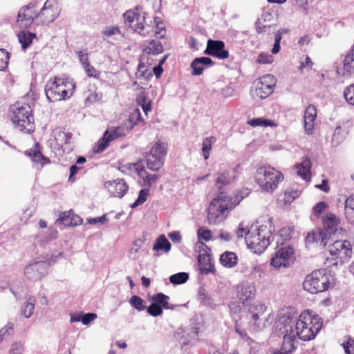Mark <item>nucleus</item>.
Here are the masks:
<instances>
[{
  "mask_svg": "<svg viewBox=\"0 0 354 354\" xmlns=\"http://www.w3.org/2000/svg\"><path fill=\"white\" fill-rule=\"evenodd\" d=\"M294 322L295 333L299 339L308 341L313 339L322 326L321 318L313 311L303 312L297 322Z\"/></svg>",
  "mask_w": 354,
  "mask_h": 354,
  "instance_id": "1",
  "label": "nucleus"
},
{
  "mask_svg": "<svg viewBox=\"0 0 354 354\" xmlns=\"http://www.w3.org/2000/svg\"><path fill=\"white\" fill-rule=\"evenodd\" d=\"M271 228L272 226L269 221L259 227L252 225L245 234V242L248 247L254 253L263 252L270 244V239H274Z\"/></svg>",
  "mask_w": 354,
  "mask_h": 354,
  "instance_id": "2",
  "label": "nucleus"
},
{
  "mask_svg": "<svg viewBox=\"0 0 354 354\" xmlns=\"http://www.w3.org/2000/svg\"><path fill=\"white\" fill-rule=\"evenodd\" d=\"M75 83L68 77H54L45 86V93L50 102H57L69 99L75 90Z\"/></svg>",
  "mask_w": 354,
  "mask_h": 354,
  "instance_id": "3",
  "label": "nucleus"
},
{
  "mask_svg": "<svg viewBox=\"0 0 354 354\" xmlns=\"http://www.w3.org/2000/svg\"><path fill=\"white\" fill-rule=\"evenodd\" d=\"M240 201H232L230 196L221 192L214 198L208 207L207 220L209 224L216 225L223 222L229 212L234 209Z\"/></svg>",
  "mask_w": 354,
  "mask_h": 354,
  "instance_id": "4",
  "label": "nucleus"
},
{
  "mask_svg": "<svg viewBox=\"0 0 354 354\" xmlns=\"http://www.w3.org/2000/svg\"><path fill=\"white\" fill-rule=\"evenodd\" d=\"M276 330L283 335V339L279 354H290L297 344L294 330V322L290 315L280 314L276 322ZM274 354H277L274 353Z\"/></svg>",
  "mask_w": 354,
  "mask_h": 354,
  "instance_id": "5",
  "label": "nucleus"
},
{
  "mask_svg": "<svg viewBox=\"0 0 354 354\" xmlns=\"http://www.w3.org/2000/svg\"><path fill=\"white\" fill-rule=\"evenodd\" d=\"M11 120L15 127L25 133L32 132L35 129L34 118L31 108L27 104L16 103L10 107Z\"/></svg>",
  "mask_w": 354,
  "mask_h": 354,
  "instance_id": "6",
  "label": "nucleus"
},
{
  "mask_svg": "<svg viewBox=\"0 0 354 354\" xmlns=\"http://www.w3.org/2000/svg\"><path fill=\"white\" fill-rule=\"evenodd\" d=\"M283 180L281 172L270 166H261L255 173V181L265 192H272Z\"/></svg>",
  "mask_w": 354,
  "mask_h": 354,
  "instance_id": "7",
  "label": "nucleus"
},
{
  "mask_svg": "<svg viewBox=\"0 0 354 354\" xmlns=\"http://www.w3.org/2000/svg\"><path fill=\"white\" fill-rule=\"evenodd\" d=\"M123 18L126 25L143 37H147L153 32V28L150 25L144 24L145 13L140 12L137 8L126 11L123 14Z\"/></svg>",
  "mask_w": 354,
  "mask_h": 354,
  "instance_id": "8",
  "label": "nucleus"
},
{
  "mask_svg": "<svg viewBox=\"0 0 354 354\" xmlns=\"http://www.w3.org/2000/svg\"><path fill=\"white\" fill-rule=\"evenodd\" d=\"M329 279L326 270H317L306 276L304 289L311 294L324 292L328 288Z\"/></svg>",
  "mask_w": 354,
  "mask_h": 354,
  "instance_id": "9",
  "label": "nucleus"
},
{
  "mask_svg": "<svg viewBox=\"0 0 354 354\" xmlns=\"http://www.w3.org/2000/svg\"><path fill=\"white\" fill-rule=\"evenodd\" d=\"M328 251L331 257L333 266L342 265L351 257L352 249L348 241L337 240L328 245Z\"/></svg>",
  "mask_w": 354,
  "mask_h": 354,
  "instance_id": "10",
  "label": "nucleus"
},
{
  "mask_svg": "<svg viewBox=\"0 0 354 354\" xmlns=\"http://www.w3.org/2000/svg\"><path fill=\"white\" fill-rule=\"evenodd\" d=\"M167 145L160 140L151 147L150 151L146 153L145 161L149 169L158 171L164 165L165 156L167 153Z\"/></svg>",
  "mask_w": 354,
  "mask_h": 354,
  "instance_id": "11",
  "label": "nucleus"
},
{
  "mask_svg": "<svg viewBox=\"0 0 354 354\" xmlns=\"http://www.w3.org/2000/svg\"><path fill=\"white\" fill-rule=\"evenodd\" d=\"M124 136L125 130L124 127H118L107 129L104 133L103 136L93 147V152L97 153H102L109 147L111 142Z\"/></svg>",
  "mask_w": 354,
  "mask_h": 354,
  "instance_id": "12",
  "label": "nucleus"
},
{
  "mask_svg": "<svg viewBox=\"0 0 354 354\" xmlns=\"http://www.w3.org/2000/svg\"><path fill=\"white\" fill-rule=\"evenodd\" d=\"M294 250L289 246H285L278 250L271 259L270 264L275 268H287L294 262Z\"/></svg>",
  "mask_w": 354,
  "mask_h": 354,
  "instance_id": "13",
  "label": "nucleus"
},
{
  "mask_svg": "<svg viewBox=\"0 0 354 354\" xmlns=\"http://www.w3.org/2000/svg\"><path fill=\"white\" fill-rule=\"evenodd\" d=\"M59 10L56 3H52V0H47L37 17L40 19V24L48 25L57 18Z\"/></svg>",
  "mask_w": 354,
  "mask_h": 354,
  "instance_id": "14",
  "label": "nucleus"
},
{
  "mask_svg": "<svg viewBox=\"0 0 354 354\" xmlns=\"http://www.w3.org/2000/svg\"><path fill=\"white\" fill-rule=\"evenodd\" d=\"M326 234L343 236L344 230L339 226V218L333 213H328L322 219Z\"/></svg>",
  "mask_w": 354,
  "mask_h": 354,
  "instance_id": "15",
  "label": "nucleus"
},
{
  "mask_svg": "<svg viewBox=\"0 0 354 354\" xmlns=\"http://www.w3.org/2000/svg\"><path fill=\"white\" fill-rule=\"evenodd\" d=\"M204 53L220 59H225L229 57L228 51L225 50L224 42L219 40L209 39Z\"/></svg>",
  "mask_w": 354,
  "mask_h": 354,
  "instance_id": "16",
  "label": "nucleus"
},
{
  "mask_svg": "<svg viewBox=\"0 0 354 354\" xmlns=\"http://www.w3.org/2000/svg\"><path fill=\"white\" fill-rule=\"evenodd\" d=\"M35 18H38V17L35 13V6L30 3L19 10L17 23L20 27L28 28Z\"/></svg>",
  "mask_w": 354,
  "mask_h": 354,
  "instance_id": "17",
  "label": "nucleus"
},
{
  "mask_svg": "<svg viewBox=\"0 0 354 354\" xmlns=\"http://www.w3.org/2000/svg\"><path fill=\"white\" fill-rule=\"evenodd\" d=\"M47 267L46 262H35L26 267L24 274L28 279H40L46 274Z\"/></svg>",
  "mask_w": 354,
  "mask_h": 354,
  "instance_id": "18",
  "label": "nucleus"
},
{
  "mask_svg": "<svg viewBox=\"0 0 354 354\" xmlns=\"http://www.w3.org/2000/svg\"><path fill=\"white\" fill-rule=\"evenodd\" d=\"M256 292V287L254 283L248 281L243 282L237 286V295L243 305L251 299Z\"/></svg>",
  "mask_w": 354,
  "mask_h": 354,
  "instance_id": "19",
  "label": "nucleus"
},
{
  "mask_svg": "<svg viewBox=\"0 0 354 354\" xmlns=\"http://www.w3.org/2000/svg\"><path fill=\"white\" fill-rule=\"evenodd\" d=\"M213 61L207 57H201L195 58L191 63L192 74L193 75H201L203 71L213 66Z\"/></svg>",
  "mask_w": 354,
  "mask_h": 354,
  "instance_id": "20",
  "label": "nucleus"
},
{
  "mask_svg": "<svg viewBox=\"0 0 354 354\" xmlns=\"http://www.w3.org/2000/svg\"><path fill=\"white\" fill-rule=\"evenodd\" d=\"M317 118V109L315 106L309 105L305 111L304 122L305 131L308 134H312L314 129L315 120Z\"/></svg>",
  "mask_w": 354,
  "mask_h": 354,
  "instance_id": "21",
  "label": "nucleus"
},
{
  "mask_svg": "<svg viewBox=\"0 0 354 354\" xmlns=\"http://www.w3.org/2000/svg\"><path fill=\"white\" fill-rule=\"evenodd\" d=\"M106 188L112 196L121 198L127 192L128 187L124 180L120 179L109 183Z\"/></svg>",
  "mask_w": 354,
  "mask_h": 354,
  "instance_id": "22",
  "label": "nucleus"
},
{
  "mask_svg": "<svg viewBox=\"0 0 354 354\" xmlns=\"http://www.w3.org/2000/svg\"><path fill=\"white\" fill-rule=\"evenodd\" d=\"M240 272L243 273L245 277L251 279H258L263 277V270L261 265L257 263H252L241 268Z\"/></svg>",
  "mask_w": 354,
  "mask_h": 354,
  "instance_id": "23",
  "label": "nucleus"
},
{
  "mask_svg": "<svg viewBox=\"0 0 354 354\" xmlns=\"http://www.w3.org/2000/svg\"><path fill=\"white\" fill-rule=\"evenodd\" d=\"M234 171H219L217 174L216 185L218 189H221L224 185H230L235 180Z\"/></svg>",
  "mask_w": 354,
  "mask_h": 354,
  "instance_id": "24",
  "label": "nucleus"
},
{
  "mask_svg": "<svg viewBox=\"0 0 354 354\" xmlns=\"http://www.w3.org/2000/svg\"><path fill=\"white\" fill-rule=\"evenodd\" d=\"M82 221V219L78 216L74 218L71 212L69 211L62 213L57 219L56 224L66 227L77 225L78 223H81Z\"/></svg>",
  "mask_w": 354,
  "mask_h": 354,
  "instance_id": "25",
  "label": "nucleus"
},
{
  "mask_svg": "<svg viewBox=\"0 0 354 354\" xmlns=\"http://www.w3.org/2000/svg\"><path fill=\"white\" fill-rule=\"evenodd\" d=\"M311 166L310 160L307 157L304 158L301 163L295 165L297 174L303 179L309 180L310 179Z\"/></svg>",
  "mask_w": 354,
  "mask_h": 354,
  "instance_id": "26",
  "label": "nucleus"
},
{
  "mask_svg": "<svg viewBox=\"0 0 354 354\" xmlns=\"http://www.w3.org/2000/svg\"><path fill=\"white\" fill-rule=\"evenodd\" d=\"M306 241V243H319L321 245L326 246L328 243L327 235L324 231H312L308 234Z\"/></svg>",
  "mask_w": 354,
  "mask_h": 354,
  "instance_id": "27",
  "label": "nucleus"
},
{
  "mask_svg": "<svg viewBox=\"0 0 354 354\" xmlns=\"http://www.w3.org/2000/svg\"><path fill=\"white\" fill-rule=\"evenodd\" d=\"M120 169L129 175L137 174L139 177H142V173H146V170L142 162L128 163L122 165Z\"/></svg>",
  "mask_w": 354,
  "mask_h": 354,
  "instance_id": "28",
  "label": "nucleus"
},
{
  "mask_svg": "<svg viewBox=\"0 0 354 354\" xmlns=\"http://www.w3.org/2000/svg\"><path fill=\"white\" fill-rule=\"evenodd\" d=\"M219 261L224 267L231 268L237 264L238 257L234 252L226 251L221 255Z\"/></svg>",
  "mask_w": 354,
  "mask_h": 354,
  "instance_id": "29",
  "label": "nucleus"
},
{
  "mask_svg": "<svg viewBox=\"0 0 354 354\" xmlns=\"http://www.w3.org/2000/svg\"><path fill=\"white\" fill-rule=\"evenodd\" d=\"M272 92L273 90H272L270 87L268 86H263L258 81H256L255 89L252 91V95L254 99H264L268 97Z\"/></svg>",
  "mask_w": 354,
  "mask_h": 354,
  "instance_id": "30",
  "label": "nucleus"
},
{
  "mask_svg": "<svg viewBox=\"0 0 354 354\" xmlns=\"http://www.w3.org/2000/svg\"><path fill=\"white\" fill-rule=\"evenodd\" d=\"M148 299L151 302L158 304V305H160L162 308L174 309V306H170L168 302L169 297L162 292H159L153 295H148Z\"/></svg>",
  "mask_w": 354,
  "mask_h": 354,
  "instance_id": "31",
  "label": "nucleus"
},
{
  "mask_svg": "<svg viewBox=\"0 0 354 354\" xmlns=\"http://www.w3.org/2000/svg\"><path fill=\"white\" fill-rule=\"evenodd\" d=\"M273 317L274 316L270 314L266 319L265 322L263 324H261V322L259 320V317L258 313H254L252 315V319L250 322V324L251 326L253 327V329L254 330H261L268 325L272 323Z\"/></svg>",
  "mask_w": 354,
  "mask_h": 354,
  "instance_id": "32",
  "label": "nucleus"
},
{
  "mask_svg": "<svg viewBox=\"0 0 354 354\" xmlns=\"http://www.w3.org/2000/svg\"><path fill=\"white\" fill-rule=\"evenodd\" d=\"M145 241L146 239L145 236L138 237L133 241L129 250V257L130 259L135 260L138 258V253L144 245Z\"/></svg>",
  "mask_w": 354,
  "mask_h": 354,
  "instance_id": "33",
  "label": "nucleus"
},
{
  "mask_svg": "<svg viewBox=\"0 0 354 354\" xmlns=\"http://www.w3.org/2000/svg\"><path fill=\"white\" fill-rule=\"evenodd\" d=\"M343 68L344 73L348 74L354 73V46L346 55L343 61Z\"/></svg>",
  "mask_w": 354,
  "mask_h": 354,
  "instance_id": "34",
  "label": "nucleus"
},
{
  "mask_svg": "<svg viewBox=\"0 0 354 354\" xmlns=\"http://www.w3.org/2000/svg\"><path fill=\"white\" fill-rule=\"evenodd\" d=\"M344 214L348 222L354 223V194L345 201Z\"/></svg>",
  "mask_w": 354,
  "mask_h": 354,
  "instance_id": "35",
  "label": "nucleus"
},
{
  "mask_svg": "<svg viewBox=\"0 0 354 354\" xmlns=\"http://www.w3.org/2000/svg\"><path fill=\"white\" fill-rule=\"evenodd\" d=\"M272 19V15L269 12H264L260 17L257 19L255 23L257 31L259 33L265 32L266 28H270V25L264 24V22L269 21Z\"/></svg>",
  "mask_w": 354,
  "mask_h": 354,
  "instance_id": "36",
  "label": "nucleus"
},
{
  "mask_svg": "<svg viewBox=\"0 0 354 354\" xmlns=\"http://www.w3.org/2000/svg\"><path fill=\"white\" fill-rule=\"evenodd\" d=\"M153 250L155 251L162 250L167 253L171 250V244L164 235H160L156 239L153 246Z\"/></svg>",
  "mask_w": 354,
  "mask_h": 354,
  "instance_id": "37",
  "label": "nucleus"
},
{
  "mask_svg": "<svg viewBox=\"0 0 354 354\" xmlns=\"http://www.w3.org/2000/svg\"><path fill=\"white\" fill-rule=\"evenodd\" d=\"M163 48L161 42L158 40H152L148 43L143 50L144 53L158 55L162 52Z\"/></svg>",
  "mask_w": 354,
  "mask_h": 354,
  "instance_id": "38",
  "label": "nucleus"
},
{
  "mask_svg": "<svg viewBox=\"0 0 354 354\" xmlns=\"http://www.w3.org/2000/svg\"><path fill=\"white\" fill-rule=\"evenodd\" d=\"M17 36L19 41L24 49L27 48L32 42V39L36 37L35 34L28 31H21Z\"/></svg>",
  "mask_w": 354,
  "mask_h": 354,
  "instance_id": "39",
  "label": "nucleus"
},
{
  "mask_svg": "<svg viewBox=\"0 0 354 354\" xmlns=\"http://www.w3.org/2000/svg\"><path fill=\"white\" fill-rule=\"evenodd\" d=\"M38 144L36 145L35 148L26 151L25 153L31 158L32 162L39 163L43 165L45 162L46 158L42 153L37 149Z\"/></svg>",
  "mask_w": 354,
  "mask_h": 354,
  "instance_id": "40",
  "label": "nucleus"
},
{
  "mask_svg": "<svg viewBox=\"0 0 354 354\" xmlns=\"http://www.w3.org/2000/svg\"><path fill=\"white\" fill-rule=\"evenodd\" d=\"M248 124L253 127H276L277 124L275 122L271 120L263 118H257L249 120L248 121Z\"/></svg>",
  "mask_w": 354,
  "mask_h": 354,
  "instance_id": "41",
  "label": "nucleus"
},
{
  "mask_svg": "<svg viewBox=\"0 0 354 354\" xmlns=\"http://www.w3.org/2000/svg\"><path fill=\"white\" fill-rule=\"evenodd\" d=\"M35 302L36 301L35 298L29 297L28 301L24 304L21 309V315L25 318H29L32 315Z\"/></svg>",
  "mask_w": 354,
  "mask_h": 354,
  "instance_id": "42",
  "label": "nucleus"
},
{
  "mask_svg": "<svg viewBox=\"0 0 354 354\" xmlns=\"http://www.w3.org/2000/svg\"><path fill=\"white\" fill-rule=\"evenodd\" d=\"M216 138L214 136L207 137L203 140L202 144V153L205 160L209 158L212 144L216 142Z\"/></svg>",
  "mask_w": 354,
  "mask_h": 354,
  "instance_id": "43",
  "label": "nucleus"
},
{
  "mask_svg": "<svg viewBox=\"0 0 354 354\" xmlns=\"http://www.w3.org/2000/svg\"><path fill=\"white\" fill-rule=\"evenodd\" d=\"M346 132L340 127H337L332 137V143L334 146L339 145L345 138Z\"/></svg>",
  "mask_w": 354,
  "mask_h": 354,
  "instance_id": "44",
  "label": "nucleus"
},
{
  "mask_svg": "<svg viewBox=\"0 0 354 354\" xmlns=\"http://www.w3.org/2000/svg\"><path fill=\"white\" fill-rule=\"evenodd\" d=\"M189 278V274L186 272H178L169 277V281L173 284H182L185 283Z\"/></svg>",
  "mask_w": 354,
  "mask_h": 354,
  "instance_id": "45",
  "label": "nucleus"
},
{
  "mask_svg": "<svg viewBox=\"0 0 354 354\" xmlns=\"http://www.w3.org/2000/svg\"><path fill=\"white\" fill-rule=\"evenodd\" d=\"M341 345L346 354H354V339L350 336L346 337Z\"/></svg>",
  "mask_w": 354,
  "mask_h": 354,
  "instance_id": "46",
  "label": "nucleus"
},
{
  "mask_svg": "<svg viewBox=\"0 0 354 354\" xmlns=\"http://www.w3.org/2000/svg\"><path fill=\"white\" fill-rule=\"evenodd\" d=\"M257 81L262 84L263 86H268L272 90H273L274 86L276 84V80L272 75L268 74L261 77Z\"/></svg>",
  "mask_w": 354,
  "mask_h": 354,
  "instance_id": "47",
  "label": "nucleus"
},
{
  "mask_svg": "<svg viewBox=\"0 0 354 354\" xmlns=\"http://www.w3.org/2000/svg\"><path fill=\"white\" fill-rule=\"evenodd\" d=\"M149 195V189L145 188L140 191L139 195L134 203L132 204L131 207H136L143 204L147 199Z\"/></svg>",
  "mask_w": 354,
  "mask_h": 354,
  "instance_id": "48",
  "label": "nucleus"
},
{
  "mask_svg": "<svg viewBox=\"0 0 354 354\" xmlns=\"http://www.w3.org/2000/svg\"><path fill=\"white\" fill-rule=\"evenodd\" d=\"M130 304L138 311H142L145 309L143 299L139 296L134 295L131 297L129 301Z\"/></svg>",
  "mask_w": 354,
  "mask_h": 354,
  "instance_id": "49",
  "label": "nucleus"
},
{
  "mask_svg": "<svg viewBox=\"0 0 354 354\" xmlns=\"http://www.w3.org/2000/svg\"><path fill=\"white\" fill-rule=\"evenodd\" d=\"M10 55L5 49H0V71H4L8 66Z\"/></svg>",
  "mask_w": 354,
  "mask_h": 354,
  "instance_id": "50",
  "label": "nucleus"
},
{
  "mask_svg": "<svg viewBox=\"0 0 354 354\" xmlns=\"http://www.w3.org/2000/svg\"><path fill=\"white\" fill-rule=\"evenodd\" d=\"M144 180V186L147 187V188H149L153 184H154L156 180L158 179L159 176L157 174H148L146 173H142V177Z\"/></svg>",
  "mask_w": 354,
  "mask_h": 354,
  "instance_id": "51",
  "label": "nucleus"
},
{
  "mask_svg": "<svg viewBox=\"0 0 354 354\" xmlns=\"http://www.w3.org/2000/svg\"><path fill=\"white\" fill-rule=\"evenodd\" d=\"M204 248H207V246L201 242L197 243L196 245V250H198L200 254L198 256V260L199 263H201L202 260L209 261V256L206 255V250Z\"/></svg>",
  "mask_w": 354,
  "mask_h": 354,
  "instance_id": "52",
  "label": "nucleus"
},
{
  "mask_svg": "<svg viewBox=\"0 0 354 354\" xmlns=\"http://www.w3.org/2000/svg\"><path fill=\"white\" fill-rule=\"evenodd\" d=\"M344 96L348 103L354 106V84L345 88L344 91Z\"/></svg>",
  "mask_w": 354,
  "mask_h": 354,
  "instance_id": "53",
  "label": "nucleus"
},
{
  "mask_svg": "<svg viewBox=\"0 0 354 354\" xmlns=\"http://www.w3.org/2000/svg\"><path fill=\"white\" fill-rule=\"evenodd\" d=\"M102 98V94L101 93L93 92L90 93L85 99V104L91 105L95 102H99Z\"/></svg>",
  "mask_w": 354,
  "mask_h": 354,
  "instance_id": "54",
  "label": "nucleus"
},
{
  "mask_svg": "<svg viewBox=\"0 0 354 354\" xmlns=\"http://www.w3.org/2000/svg\"><path fill=\"white\" fill-rule=\"evenodd\" d=\"M147 310L150 315L153 317L160 316L162 314L161 306L153 302H151V304L148 306Z\"/></svg>",
  "mask_w": 354,
  "mask_h": 354,
  "instance_id": "55",
  "label": "nucleus"
},
{
  "mask_svg": "<svg viewBox=\"0 0 354 354\" xmlns=\"http://www.w3.org/2000/svg\"><path fill=\"white\" fill-rule=\"evenodd\" d=\"M136 76L137 77H143V78H148L149 76H151V73L148 72V70L145 65L142 63L139 64L136 72Z\"/></svg>",
  "mask_w": 354,
  "mask_h": 354,
  "instance_id": "56",
  "label": "nucleus"
},
{
  "mask_svg": "<svg viewBox=\"0 0 354 354\" xmlns=\"http://www.w3.org/2000/svg\"><path fill=\"white\" fill-rule=\"evenodd\" d=\"M282 38V32L281 30H277V32L274 35V44L273 48L272 49V53L273 54H277L280 50V42Z\"/></svg>",
  "mask_w": 354,
  "mask_h": 354,
  "instance_id": "57",
  "label": "nucleus"
},
{
  "mask_svg": "<svg viewBox=\"0 0 354 354\" xmlns=\"http://www.w3.org/2000/svg\"><path fill=\"white\" fill-rule=\"evenodd\" d=\"M198 236L199 239H202L205 241H209L212 237V232L208 229L201 227L198 230Z\"/></svg>",
  "mask_w": 354,
  "mask_h": 354,
  "instance_id": "58",
  "label": "nucleus"
},
{
  "mask_svg": "<svg viewBox=\"0 0 354 354\" xmlns=\"http://www.w3.org/2000/svg\"><path fill=\"white\" fill-rule=\"evenodd\" d=\"M272 62L273 57L268 53H262L259 54L257 59V62L261 64H271Z\"/></svg>",
  "mask_w": 354,
  "mask_h": 354,
  "instance_id": "59",
  "label": "nucleus"
},
{
  "mask_svg": "<svg viewBox=\"0 0 354 354\" xmlns=\"http://www.w3.org/2000/svg\"><path fill=\"white\" fill-rule=\"evenodd\" d=\"M120 32V31L118 26H108L103 30L102 35L105 37H109Z\"/></svg>",
  "mask_w": 354,
  "mask_h": 354,
  "instance_id": "60",
  "label": "nucleus"
},
{
  "mask_svg": "<svg viewBox=\"0 0 354 354\" xmlns=\"http://www.w3.org/2000/svg\"><path fill=\"white\" fill-rule=\"evenodd\" d=\"M24 351V348L21 342H15L11 345L10 354H21Z\"/></svg>",
  "mask_w": 354,
  "mask_h": 354,
  "instance_id": "61",
  "label": "nucleus"
},
{
  "mask_svg": "<svg viewBox=\"0 0 354 354\" xmlns=\"http://www.w3.org/2000/svg\"><path fill=\"white\" fill-rule=\"evenodd\" d=\"M129 120L134 123L135 124H138L139 122H142V119L141 118L140 111L138 109H135L130 115Z\"/></svg>",
  "mask_w": 354,
  "mask_h": 354,
  "instance_id": "62",
  "label": "nucleus"
},
{
  "mask_svg": "<svg viewBox=\"0 0 354 354\" xmlns=\"http://www.w3.org/2000/svg\"><path fill=\"white\" fill-rule=\"evenodd\" d=\"M97 314L93 313L83 314L82 317L81 318L82 323L84 325H88L91 322L94 321L97 318Z\"/></svg>",
  "mask_w": 354,
  "mask_h": 354,
  "instance_id": "63",
  "label": "nucleus"
},
{
  "mask_svg": "<svg viewBox=\"0 0 354 354\" xmlns=\"http://www.w3.org/2000/svg\"><path fill=\"white\" fill-rule=\"evenodd\" d=\"M13 332V324L8 323L0 330V338L2 339L6 335H10Z\"/></svg>",
  "mask_w": 354,
  "mask_h": 354,
  "instance_id": "64",
  "label": "nucleus"
}]
</instances>
